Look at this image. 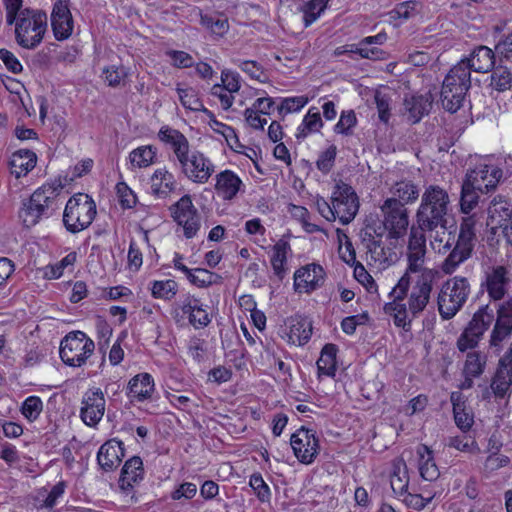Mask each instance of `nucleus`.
Here are the masks:
<instances>
[{
  "label": "nucleus",
  "mask_w": 512,
  "mask_h": 512,
  "mask_svg": "<svg viewBox=\"0 0 512 512\" xmlns=\"http://www.w3.org/2000/svg\"><path fill=\"white\" fill-rule=\"evenodd\" d=\"M426 252H407L408 267L392 289L393 300L384 305V312L396 327L408 332L412 321L430 304L438 272L424 267Z\"/></svg>",
  "instance_id": "obj_1"
},
{
  "label": "nucleus",
  "mask_w": 512,
  "mask_h": 512,
  "mask_svg": "<svg viewBox=\"0 0 512 512\" xmlns=\"http://www.w3.org/2000/svg\"><path fill=\"white\" fill-rule=\"evenodd\" d=\"M432 231H422L420 229L411 228L408 252H426V236L425 233H431Z\"/></svg>",
  "instance_id": "obj_58"
},
{
  "label": "nucleus",
  "mask_w": 512,
  "mask_h": 512,
  "mask_svg": "<svg viewBox=\"0 0 512 512\" xmlns=\"http://www.w3.org/2000/svg\"><path fill=\"white\" fill-rule=\"evenodd\" d=\"M336 155L337 147L330 145L325 151L320 153L316 161L317 169L323 174H328L334 167Z\"/></svg>",
  "instance_id": "obj_55"
},
{
  "label": "nucleus",
  "mask_w": 512,
  "mask_h": 512,
  "mask_svg": "<svg viewBox=\"0 0 512 512\" xmlns=\"http://www.w3.org/2000/svg\"><path fill=\"white\" fill-rule=\"evenodd\" d=\"M417 453L420 457L419 472L421 477L427 481L436 480L439 475V469L433 459L432 451L425 445L418 448Z\"/></svg>",
  "instance_id": "obj_36"
},
{
  "label": "nucleus",
  "mask_w": 512,
  "mask_h": 512,
  "mask_svg": "<svg viewBox=\"0 0 512 512\" xmlns=\"http://www.w3.org/2000/svg\"><path fill=\"white\" fill-rule=\"evenodd\" d=\"M480 225V216L476 213L467 214V216L463 217L459 226V233L477 238L476 231L477 227Z\"/></svg>",
  "instance_id": "obj_62"
},
{
  "label": "nucleus",
  "mask_w": 512,
  "mask_h": 512,
  "mask_svg": "<svg viewBox=\"0 0 512 512\" xmlns=\"http://www.w3.org/2000/svg\"><path fill=\"white\" fill-rule=\"evenodd\" d=\"M481 192L467 182L462 183L460 209L464 214H469L478 204Z\"/></svg>",
  "instance_id": "obj_43"
},
{
  "label": "nucleus",
  "mask_w": 512,
  "mask_h": 512,
  "mask_svg": "<svg viewBox=\"0 0 512 512\" xmlns=\"http://www.w3.org/2000/svg\"><path fill=\"white\" fill-rule=\"evenodd\" d=\"M338 348L335 344H326L317 360V369L319 375L333 377L336 372V354Z\"/></svg>",
  "instance_id": "obj_38"
},
{
  "label": "nucleus",
  "mask_w": 512,
  "mask_h": 512,
  "mask_svg": "<svg viewBox=\"0 0 512 512\" xmlns=\"http://www.w3.org/2000/svg\"><path fill=\"white\" fill-rule=\"evenodd\" d=\"M322 126L323 122L320 116V112L317 108L312 107L305 115L302 124L298 127L296 137L298 139H304L308 136V134L320 131Z\"/></svg>",
  "instance_id": "obj_41"
},
{
  "label": "nucleus",
  "mask_w": 512,
  "mask_h": 512,
  "mask_svg": "<svg viewBox=\"0 0 512 512\" xmlns=\"http://www.w3.org/2000/svg\"><path fill=\"white\" fill-rule=\"evenodd\" d=\"M307 102L308 98L305 96L288 97L281 101V104L277 109L280 114L286 115L288 113L299 111L307 104Z\"/></svg>",
  "instance_id": "obj_60"
},
{
  "label": "nucleus",
  "mask_w": 512,
  "mask_h": 512,
  "mask_svg": "<svg viewBox=\"0 0 512 512\" xmlns=\"http://www.w3.org/2000/svg\"><path fill=\"white\" fill-rule=\"evenodd\" d=\"M95 349L94 342L82 331L67 334L60 344L62 361L72 367H81Z\"/></svg>",
  "instance_id": "obj_9"
},
{
  "label": "nucleus",
  "mask_w": 512,
  "mask_h": 512,
  "mask_svg": "<svg viewBox=\"0 0 512 512\" xmlns=\"http://www.w3.org/2000/svg\"><path fill=\"white\" fill-rule=\"evenodd\" d=\"M331 200L336 218L343 225L349 224L355 218L359 209L358 196L354 189L344 182H339L334 188Z\"/></svg>",
  "instance_id": "obj_11"
},
{
  "label": "nucleus",
  "mask_w": 512,
  "mask_h": 512,
  "mask_svg": "<svg viewBox=\"0 0 512 512\" xmlns=\"http://www.w3.org/2000/svg\"><path fill=\"white\" fill-rule=\"evenodd\" d=\"M370 259L379 265L389 266L397 261L398 256L393 248L382 244Z\"/></svg>",
  "instance_id": "obj_61"
},
{
  "label": "nucleus",
  "mask_w": 512,
  "mask_h": 512,
  "mask_svg": "<svg viewBox=\"0 0 512 512\" xmlns=\"http://www.w3.org/2000/svg\"><path fill=\"white\" fill-rule=\"evenodd\" d=\"M178 285L174 280L154 281L152 283V296L165 300L172 299L177 293Z\"/></svg>",
  "instance_id": "obj_47"
},
{
  "label": "nucleus",
  "mask_w": 512,
  "mask_h": 512,
  "mask_svg": "<svg viewBox=\"0 0 512 512\" xmlns=\"http://www.w3.org/2000/svg\"><path fill=\"white\" fill-rule=\"evenodd\" d=\"M511 335L512 325L497 318L490 334L488 352L498 356L503 351Z\"/></svg>",
  "instance_id": "obj_28"
},
{
  "label": "nucleus",
  "mask_w": 512,
  "mask_h": 512,
  "mask_svg": "<svg viewBox=\"0 0 512 512\" xmlns=\"http://www.w3.org/2000/svg\"><path fill=\"white\" fill-rule=\"evenodd\" d=\"M512 385V347L499 360L498 368L490 385L496 398H504L511 391Z\"/></svg>",
  "instance_id": "obj_19"
},
{
  "label": "nucleus",
  "mask_w": 512,
  "mask_h": 512,
  "mask_svg": "<svg viewBox=\"0 0 512 512\" xmlns=\"http://www.w3.org/2000/svg\"><path fill=\"white\" fill-rule=\"evenodd\" d=\"M158 136L161 141L171 145L179 162L189 154L188 139L180 131L170 127H162Z\"/></svg>",
  "instance_id": "obj_26"
},
{
  "label": "nucleus",
  "mask_w": 512,
  "mask_h": 512,
  "mask_svg": "<svg viewBox=\"0 0 512 512\" xmlns=\"http://www.w3.org/2000/svg\"><path fill=\"white\" fill-rule=\"evenodd\" d=\"M176 188L174 175L166 168H159L150 177L151 194L157 198L165 199Z\"/></svg>",
  "instance_id": "obj_25"
},
{
  "label": "nucleus",
  "mask_w": 512,
  "mask_h": 512,
  "mask_svg": "<svg viewBox=\"0 0 512 512\" xmlns=\"http://www.w3.org/2000/svg\"><path fill=\"white\" fill-rule=\"evenodd\" d=\"M37 156L31 150L20 149L14 152L10 158L9 165L11 173L20 178L27 175L36 165Z\"/></svg>",
  "instance_id": "obj_29"
},
{
  "label": "nucleus",
  "mask_w": 512,
  "mask_h": 512,
  "mask_svg": "<svg viewBox=\"0 0 512 512\" xmlns=\"http://www.w3.org/2000/svg\"><path fill=\"white\" fill-rule=\"evenodd\" d=\"M170 211L174 221L183 228L187 239L196 236L201 227V221L190 195L182 196L170 207Z\"/></svg>",
  "instance_id": "obj_12"
},
{
  "label": "nucleus",
  "mask_w": 512,
  "mask_h": 512,
  "mask_svg": "<svg viewBox=\"0 0 512 512\" xmlns=\"http://www.w3.org/2000/svg\"><path fill=\"white\" fill-rule=\"evenodd\" d=\"M186 277L193 285L203 288L212 285L217 276L206 269L197 268L194 271L190 269V274H186Z\"/></svg>",
  "instance_id": "obj_57"
},
{
  "label": "nucleus",
  "mask_w": 512,
  "mask_h": 512,
  "mask_svg": "<svg viewBox=\"0 0 512 512\" xmlns=\"http://www.w3.org/2000/svg\"><path fill=\"white\" fill-rule=\"evenodd\" d=\"M290 444L295 457L303 464H311L320 449L319 440L313 430L301 427L291 435Z\"/></svg>",
  "instance_id": "obj_13"
},
{
  "label": "nucleus",
  "mask_w": 512,
  "mask_h": 512,
  "mask_svg": "<svg viewBox=\"0 0 512 512\" xmlns=\"http://www.w3.org/2000/svg\"><path fill=\"white\" fill-rule=\"evenodd\" d=\"M490 86L498 92L510 90L512 87L511 71L503 65L495 67L490 75Z\"/></svg>",
  "instance_id": "obj_42"
},
{
  "label": "nucleus",
  "mask_w": 512,
  "mask_h": 512,
  "mask_svg": "<svg viewBox=\"0 0 512 512\" xmlns=\"http://www.w3.org/2000/svg\"><path fill=\"white\" fill-rule=\"evenodd\" d=\"M325 281V271L319 264L311 263L298 269L294 274V288L310 293L320 288Z\"/></svg>",
  "instance_id": "obj_18"
},
{
  "label": "nucleus",
  "mask_w": 512,
  "mask_h": 512,
  "mask_svg": "<svg viewBox=\"0 0 512 512\" xmlns=\"http://www.w3.org/2000/svg\"><path fill=\"white\" fill-rule=\"evenodd\" d=\"M382 230L387 231L390 240L404 238L409 227V211L402 202L395 198H387L380 206Z\"/></svg>",
  "instance_id": "obj_8"
},
{
  "label": "nucleus",
  "mask_w": 512,
  "mask_h": 512,
  "mask_svg": "<svg viewBox=\"0 0 512 512\" xmlns=\"http://www.w3.org/2000/svg\"><path fill=\"white\" fill-rule=\"evenodd\" d=\"M485 365L486 356L476 351L469 352L464 366V373L467 377H478L484 372Z\"/></svg>",
  "instance_id": "obj_46"
},
{
  "label": "nucleus",
  "mask_w": 512,
  "mask_h": 512,
  "mask_svg": "<svg viewBox=\"0 0 512 512\" xmlns=\"http://www.w3.org/2000/svg\"><path fill=\"white\" fill-rule=\"evenodd\" d=\"M420 4L417 1L410 0L398 4L391 12L392 19L408 20L419 13Z\"/></svg>",
  "instance_id": "obj_49"
},
{
  "label": "nucleus",
  "mask_w": 512,
  "mask_h": 512,
  "mask_svg": "<svg viewBox=\"0 0 512 512\" xmlns=\"http://www.w3.org/2000/svg\"><path fill=\"white\" fill-rule=\"evenodd\" d=\"M129 393L138 401L148 399L154 390V381L150 374L140 373L128 383Z\"/></svg>",
  "instance_id": "obj_33"
},
{
  "label": "nucleus",
  "mask_w": 512,
  "mask_h": 512,
  "mask_svg": "<svg viewBox=\"0 0 512 512\" xmlns=\"http://www.w3.org/2000/svg\"><path fill=\"white\" fill-rule=\"evenodd\" d=\"M177 93L181 104L191 111H203L209 112L203 105L202 101L198 97L195 89L188 88H177Z\"/></svg>",
  "instance_id": "obj_44"
},
{
  "label": "nucleus",
  "mask_w": 512,
  "mask_h": 512,
  "mask_svg": "<svg viewBox=\"0 0 512 512\" xmlns=\"http://www.w3.org/2000/svg\"><path fill=\"white\" fill-rule=\"evenodd\" d=\"M470 88L471 74L468 67L464 63H457L443 80L440 93L443 108L451 113L457 112L462 107Z\"/></svg>",
  "instance_id": "obj_4"
},
{
  "label": "nucleus",
  "mask_w": 512,
  "mask_h": 512,
  "mask_svg": "<svg viewBox=\"0 0 512 512\" xmlns=\"http://www.w3.org/2000/svg\"><path fill=\"white\" fill-rule=\"evenodd\" d=\"M390 485L396 496H402L408 490L409 475L407 465L402 458H396L392 461V473L390 475Z\"/></svg>",
  "instance_id": "obj_32"
},
{
  "label": "nucleus",
  "mask_w": 512,
  "mask_h": 512,
  "mask_svg": "<svg viewBox=\"0 0 512 512\" xmlns=\"http://www.w3.org/2000/svg\"><path fill=\"white\" fill-rule=\"evenodd\" d=\"M450 212L451 201L448 192L439 185L427 186L421 195V201L416 210V224L418 229L422 231L436 232L431 245L439 253H445L452 247V243L449 241L441 247L443 240L439 238L438 232L439 229H447Z\"/></svg>",
  "instance_id": "obj_2"
},
{
  "label": "nucleus",
  "mask_w": 512,
  "mask_h": 512,
  "mask_svg": "<svg viewBox=\"0 0 512 512\" xmlns=\"http://www.w3.org/2000/svg\"><path fill=\"white\" fill-rule=\"evenodd\" d=\"M96 216V204L86 194L71 197L65 206L63 223L65 228L75 234L88 228Z\"/></svg>",
  "instance_id": "obj_7"
},
{
  "label": "nucleus",
  "mask_w": 512,
  "mask_h": 512,
  "mask_svg": "<svg viewBox=\"0 0 512 512\" xmlns=\"http://www.w3.org/2000/svg\"><path fill=\"white\" fill-rule=\"evenodd\" d=\"M102 75L104 77L105 82H107L110 87H118L127 77V71L124 66L112 65L105 67L102 71Z\"/></svg>",
  "instance_id": "obj_52"
},
{
  "label": "nucleus",
  "mask_w": 512,
  "mask_h": 512,
  "mask_svg": "<svg viewBox=\"0 0 512 512\" xmlns=\"http://www.w3.org/2000/svg\"><path fill=\"white\" fill-rule=\"evenodd\" d=\"M494 319V310L489 305L480 307L458 338V349L465 352L468 349L475 348Z\"/></svg>",
  "instance_id": "obj_10"
},
{
  "label": "nucleus",
  "mask_w": 512,
  "mask_h": 512,
  "mask_svg": "<svg viewBox=\"0 0 512 512\" xmlns=\"http://www.w3.org/2000/svg\"><path fill=\"white\" fill-rule=\"evenodd\" d=\"M458 63H464L471 70L478 73H487L494 68L495 53L487 46H478L469 57L460 60Z\"/></svg>",
  "instance_id": "obj_23"
},
{
  "label": "nucleus",
  "mask_w": 512,
  "mask_h": 512,
  "mask_svg": "<svg viewBox=\"0 0 512 512\" xmlns=\"http://www.w3.org/2000/svg\"><path fill=\"white\" fill-rule=\"evenodd\" d=\"M312 335V322L307 317L295 316L291 320L288 334L289 342L296 345L306 344Z\"/></svg>",
  "instance_id": "obj_31"
},
{
  "label": "nucleus",
  "mask_w": 512,
  "mask_h": 512,
  "mask_svg": "<svg viewBox=\"0 0 512 512\" xmlns=\"http://www.w3.org/2000/svg\"><path fill=\"white\" fill-rule=\"evenodd\" d=\"M291 251L290 244L280 239L273 246V255L271 257V265L275 276L281 281L286 276L287 254Z\"/></svg>",
  "instance_id": "obj_35"
},
{
  "label": "nucleus",
  "mask_w": 512,
  "mask_h": 512,
  "mask_svg": "<svg viewBox=\"0 0 512 512\" xmlns=\"http://www.w3.org/2000/svg\"><path fill=\"white\" fill-rule=\"evenodd\" d=\"M477 238L459 233L454 247L441 265L442 271L451 275L457 268L468 260L473 253Z\"/></svg>",
  "instance_id": "obj_15"
},
{
  "label": "nucleus",
  "mask_w": 512,
  "mask_h": 512,
  "mask_svg": "<svg viewBox=\"0 0 512 512\" xmlns=\"http://www.w3.org/2000/svg\"><path fill=\"white\" fill-rule=\"evenodd\" d=\"M182 312L188 314L189 322L195 328L206 327L210 323V318L205 309L202 308L198 299L189 300L182 306Z\"/></svg>",
  "instance_id": "obj_39"
},
{
  "label": "nucleus",
  "mask_w": 512,
  "mask_h": 512,
  "mask_svg": "<svg viewBox=\"0 0 512 512\" xmlns=\"http://www.w3.org/2000/svg\"><path fill=\"white\" fill-rule=\"evenodd\" d=\"M234 63L252 79H255L261 83L267 81L268 77L264 72L263 67L256 61L252 60H234Z\"/></svg>",
  "instance_id": "obj_48"
},
{
  "label": "nucleus",
  "mask_w": 512,
  "mask_h": 512,
  "mask_svg": "<svg viewBox=\"0 0 512 512\" xmlns=\"http://www.w3.org/2000/svg\"><path fill=\"white\" fill-rule=\"evenodd\" d=\"M391 198L402 202L405 206L415 202L419 197L418 187L411 181H399L391 187Z\"/></svg>",
  "instance_id": "obj_40"
},
{
  "label": "nucleus",
  "mask_w": 512,
  "mask_h": 512,
  "mask_svg": "<svg viewBox=\"0 0 512 512\" xmlns=\"http://www.w3.org/2000/svg\"><path fill=\"white\" fill-rule=\"evenodd\" d=\"M201 23L217 36L225 35L229 29L227 18L220 16H202Z\"/></svg>",
  "instance_id": "obj_51"
},
{
  "label": "nucleus",
  "mask_w": 512,
  "mask_h": 512,
  "mask_svg": "<svg viewBox=\"0 0 512 512\" xmlns=\"http://www.w3.org/2000/svg\"><path fill=\"white\" fill-rule=\"evenodd\" d=\"M446 445L455 448L461 452H475L478 451L476 441L468 435L452 436L447 439Z\"/></svg>",
  "instance_id": "obj_54"
},
{
  "label": "nucleus",
  "mask_w": 512,
  "mask_h": 512,
  "mask_svg": "<svg viewBox=\"0 0 512 512\" xmlns=\"http://www.w3.org/2000/svg\"><path fill=\"white\" fill-rule=\"evenodd\" d=\"M43 410V402L38 396H29L21 407V413L30 422L35 421Z\"/></svg>",
  "instance_id": "obj_50"
},
{
  "label": "nucleus",
  "mask_w": 512,
  "mask_h": 512,
  "mask_svg": "<svg viewBox=\"0 0 512 512\" xmlns=\"http://www.w3.org/2000/svg\"><path fill=\"white\" fill-rule=\"evenodd\" d=\"M123 457V442L111 439L100 447L97 454V461L104 471H112L120 465Z\"/></svg>",
  "instance_id": "obj_22"
},
{
  "label": "nucleus",
  "mask_w": 512,
  "mask_h": 512,
  "mask_svg": "<svg viewBox=\"0 0 512 512\" xmlns=\"http://www.w3.org/2000/svg\"><path fill=\"white\" fill-rule=\"evenodd\" d=\"M241 185L242 181L231 170L222 171L216 176L215 190L225 200L233 199Z\"/></svg>",
  "instance_id": "obj_27"
},
{
  "label": "nucleus",
  "mask_w": 512,
  "mask_h": 512,
  "mask_svg": "<svg viewBox=\"0 0 512 512\" xmlns=\"http://www.w3.org/2000/svg\"><path fill=\"white\" fill-rule=\"evenodd\" d=\"M400 497L407 507L415 510L423 509L432 500V497L424 498L420 494L409 493L408 490Z\"/></svg>",
  "instance_id": "obj_63"
},
{
  "label": "nucleus",
  "mask_w": 512,
  "mask_h": 512,
  "mask_svg": "<svg viewBox=\"0 0 512 512\" xmlns=\"http://www.w3.org/2000/svg\"><path fill=\"white\" fill-rule=\"evenodd\" d=\"M431 104L430 99L424 95L412 96L404 101L405 110L408 112L412 123L419 122L429 112Z\"/></svg>",
  "instance_id": "obj_37"
},
{
  "label": "nucleus",
  "mask_w": 512,
  "mask_h": 512,
  "mask_svg": "<svg viewBox=\"0 0 512 512\" xmlns=\"http://www.w3.org/2000/svg\"><path fill=\"white\" fill-rule=\"evenodd\" d=\"M329 0H310L304 9L305 27L310 26L324 11Z\"/></svg>",
  "instance_id": "obj_53"
},
{
  "label": "nucleus",
  "mask_w": 512,
  "mask_h": 512,
  "mask_svg": "<svg viewBox=\"0 0 512 512\" xmlns=\"http://www.w3.org/2000/svg\"><path fill=\"white\" fill-rule=\"evenodd\" d=\"M58 194V188L52 185L35 190L19 211L24 226H35L42 218L50 217L58 209Z\"/></svg>",
  "instance_id": "obj_3"
},
{
  "label": "nucleus",
  "mask_w": 512,
  "mask_h": 512,
  "mask_svg": "<svg viewBox=\"0 0 512 512\" xmlns=\"http://www.w3.org/2000/svg\"><path fill=\"white\" fill-rule=\"evenodd\" d=\"M105 403L103 392L99 388L87 391L80 410L82 421L88 426H96L104 415Z\"/></svg>",
  "instance_id": "obj_16"
},
{
  "label": "nucleus",
  "mask_w": 512,
  "mask_h": 512,
  "mask_svg": "<svg viewBox=\"0 0 512 512\" xmlns=\"http://www.w3.org/2000/svg\"><path fill=\"white\" fill-rule=\"evenodd\" d=\"M450 399L453 405L455 424L463 432L468 431L472 427L474 419L472 413L466 410L465 401L461 393L453 392Z\"/></svg>",
  "instance_id": "obj_34"
},
{
  "label": "nucleus",
  "mask_w": 512,
  "mask_h": 512,
  "mask_svg": "<svg viewBox=\"0 0 512 512\" xmlns=\"http://www.w3.org/2000/svg\"><path fill=\"white\" fill-rule=\"evenodd\" d=\"M179 163L182 173L194 183H206L214 172V165L200 151L189 153Z\"/></svg>",
  "instance_id": "obj_14"
},
{
  "label": "nucleus",
  "mask_w": 512,
  "mask_h": 512,
  "mask_svg": "<svg viewBox=\"0 0 512 512\" xmlns=\"http://www.w3.org/2000/svg\"><path fill=\"white\" fill-rule=\"evenodd\" d=\"M471 292L468 279L454 276L441 286L437 296L438 311L443 320L452 319L465 305Z\"/></svg>",
  "instance_id": "obj_5"
},
{
  "label": "nucleus",
  "mask_w": 512,
  "mask_h": 512,
  "mask_svg": "<svg viewBox=\"0 0 512 512\" xmlns=\"http://www.w3.org/2000/svg\"><path fill=\"white\" fill-rule=\"evenodd\" d=\"M487 226L492 234H497L503 225L512 218V204L503 196H496L490 202L487 209Z\"/></svg>",
  "instance_id": "obj_21"
},
{
  "label": "nucleus",
  "mask_w": 512,
  "mask_h": 512,
  "mask_svg": "<svg viewBox=\"0 0 512 512\" xmlns=\"http://www.w3.org/2000/svg\"><path fill=\"white\" fill-rule=\"evenodd\" d=\"M501 177V169L481 163L467 172L464 181L475 186L481 193H487L496 187Z\"/></svg>",
  "instance_id": "obj_17"
},
{
  "label": "nucleus",
  "mask_w": 512,
  "mask_h": 512,
  "mask_svg": "<svg viewBox=\"0 0 512 512\" xmlns=\"http://www.w3.org/2000/svg\"><path fill=\"white\" fill-rule=\"evenodd\" d=\"M250 486L254 490L257 498L261 502H267L270 499L271 493L269 486L263 480L261 474H252L249 481Z\"/></svg>",
  "instance_id": "obj_59"
},
{
  "label": "nucleus",
  "mask_w": 512,
  "mask_h": 512,
  "mask_svg": "<svg viewBox=\"0 0 512 512\" xmlns=\"http://www.w3.org/2000/svg\"><path fill=\"white\" fill-rule=\"evenodd\" d=\"M510 283L509 271L505 266L499 265L492 268L487 274V292L493 300L497 301L504 297L507 286Z\"/></svg>",
  "instance_id": "obj_24"
},
{
  "label": "nucleus",
  "mask_w": 512,
  "mask_h": 512,
  "mask_svg": "<svg viewBox=\"0 0 512 512\" xmlns=\"http://www.w3.org/2000/svg\"><path fill=\"white\" fill-rule=\"evenodd\" d=\"M143 475V463L140 457L134 456L127 460L122 468L119 479V487L125 493L128 492L133 483H136Z\"/></svg>",
  "instance_id": "obj_30"
},
{
  "label": "nucleus",
  "mask_w": 512,
  "mask_h": 512,
  "mask_svg": "<svg viewBox=\"0 0 512 512\" xmlns=\"http://www.w3.org/2000/svg\"><path fill=\"white\" fill-rule=\"evenodd\" d=\"M222 88L229 93L237 92L240 89V76L236 72L223 70L221 74Z\"/></svg>",
  "instance_id": "obj_64"
},
{
  "label": "nucleus",
  "mask_w": 512,
  "mask_h": 512,
  "mask_svg": "<svg viewBox=\"0 0 512 512\" xmlns=\"http://www.w3.org/2000/svg\"><path fill=\"white\" fill-rule=\"evenodd\" d=\"M69 2L70 0H57L51 13V25L57 40L67 39L73 31V18Z\"/></svg>",
  "instance_id": "obj_20"
},
{
  "label": "nucleus",
  "mask_w": 512,
  "mask_h": 512,
  "mask_svg": "<svg viewBox=\"0 0 512 512\" xmlns=\"http://www.w3.org/2000/svg\"><path fill=\"white\" fill-rule=\"evenodd\" d=\"M357 124L356 114L353 110L343 111L340 115L338 123L334 127L337 134L352 135V129Z\"/></svg>",
  "instance_id": "obj_56"
},
{
  "label": "nucleus",
  "mask_w": 512,
  "mask_h": 512,
  "mask_svg": "<svg viewBox=\"0 0 512 512\" xmlns=\"http://www.w3.org/2000/svg\"><path fill=\"white\" fill-rule=\"evenodd\" d=\"M47 31V15L41 10L25 8L20 11V19L15 29V40L25 49H35Z\"/></svg>",
  "instance_id": "obj_6"
},
{
  "label": "nucleus",
  "mask_w": 512,
  "mask_h": 512,
  "mask_svg": "<svg viewBox=\"0 0 512 512\" xmlns=\"http://www.w3.org/2000/svg\"><path fill=\"white\" fill-rule=\"evenodd\" d=\"M155 156L156 151L152 146H141L129 154V159L133 166L145 168L153 163Z\"/></svg>",
  "instance_id": "obj_45"
}]
</instances>
